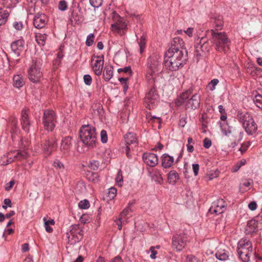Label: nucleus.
<instances>
[{
  "label": "nucleus",
  "instance_id": "f257e3e1",
  "mask_svg": "<svg viewBox=\"0 0 262 262\" xmlns=\"http://www.w3.org/2000/svg\"><path fill=\"white\" fill-rule=\"evenodd\" d=\"M184 42L179 37L173 38L171 46L165 54L164 65L171 71H176L183 67L188 60L187 51Z\"/></svg>",
  "mask_w": 262,
  "mask_h": 262
},
{
  "label": "nucleus",
  "instance_id": "f03ea898",
  "mask_svg": "<svg viewBox=\"0 0 262 262\" xmlns=\"http://www.w3.org/2000/svg\"><path fill=\"white\" fill-rule=\"evenodd\" d=\"M193 86L183 92L177 99L178 105H184L186 109L195 110L200 105L201 97L197 94H193Z\"/></svg>",
  "mask_w": 262,
  "mask_h": 262
},
{
  "label": "nucleus",
  "instance_id": "7ed1b4c3",
  "mask_svg": "<svg viewBox=\"0 0 262 262\" xmlns=\"http://www.w3.org/2000/svg\"><path fill=\"white\" fill-rule=\"evenodd\" d=\"M210 40L215 50L220 53H226L230 49L231 41L225 32L210 30Z\"/></svg>",
  "mask_w": 262,
  "mask_h": 262
},
{
  "label": "nucleus",
  "instance_id": "20e7f679",
  "mask_svg": "<svg viewBox=\"0 0 262 262\" xmlns=\"http://www.w3.org/2000/svg\"><path fill=\"white\" fill-rule=\"evenodd\" d=\"M80 138L87 147L93 148L98 143L96 128L91 125H83L79 130Z\"/></svg>",
  "mask_w": 262,
  "mask_h": 262
},
{
  "label": "nucleus",
  "instance_id": "39448f33",
  "mask_svg": "<svg viewBox=\"0 0 262 262\" xmlns=\"http://www.w3.org/2000/svg\"><path fill=\"white\" fill-rule=\"evenodd\" d=\"M239 121L242 124L246 132L250 135L256 133L257 125L252 116L247 112L239 113L237 115Z\"/></svg>",
  "mask_w": 262,
  "mask_h": 262
},
{
  "label": "nucleus",
  "instance_id": "423d86ee",
  "mask_svg": "<svg viewBox=\"0 0 262 262\" xmlns=\"http://www.w3.org/2000/svg\"><path fill=\"white\" fill-rule=\"evenodd\" d=\"M41 65L40 61L33 59L32 64L28 70V76L29 79L33 83L39 82L42 76Z\"/></svg>",
  "mask_w": 262,
  "mask_h": 262
},
{
  "label": "nucleus",
  "instance_id": "0eeeda50",
  "mask_svg": "<svg viewBox=\"0 0 262 262\" xmlns=\"http://www.w3.org/2000/svg\"><path fill=\"white\" fill-rule=\"evenodd\" d=\"M160 57L155 54H152L147 59L146 78L148 79H152L154 74L159 71V68L160 66Z\"/></svg>",
  "mask_w": 262,
  "mask_h": 262
},
{
  "label": "nucleus",
  "instance_id": "6e6552de",
  "mask_svg": "<svg viewBox=\"0 0 262 262\" xmlns=\"http://www.w3.org/2000/svg\"><path fill=\"white\" fill-rule=\"evenodd\" d=\"M56 123V116L55 112L52 110H45L42 117L44 128L48 132H52L55 127Z\"/></svg>",
  "mask_w": 262,
  "mask_h": 262
},
{
  "label": "nucleus",
  "instance_id": "1a4fd4ad",
  "mask_svg": "<svg viewBox=\"0 0 262 262\" xmlns=\"http://www.w3.org/2000/svg\"><path fill=\"white\" fill-rule=\"evenodd\" d=\"M187 242L188 237L185 233L174 234L172 238V248L180 252L185 247Z\"/></svg>",
  "mask_w": 262,
  "mask_h": 262
},
{
  "label": "nucleus",
  "instance_id": "9d476101",
  "mask_svg": "<svg viewBox=\"0 0 262 262\" xmlns=\"http://www.w3.org/2000/svg\"><path fill=\"white\" fill-rule=\"evenodd\" d=\"M159 95L156 89L154 87L151 88L149 92L146 93L144 98V101L146 107L149 110H151L154 106L158 103Z\"/></svg>",
  "mask_w": 262,
  "mask_h": 262
},
{
  "label": "nucleus",
  "instance_id": "9b49d317",
  "mask_svg": "<svg viewBox=\"0 0 262 262\" xmlns=\"http://www.w3.org/2000/svg\"><path fill=\"white\" fill-rule=\"evenodd\" d=\"M112 18L114 24L111 25V28L114 31L118 32L121 30H124L126 28L125 19L115 11L112 13Z\"/></svg>",
  "mask_w": 262,
  "mask_h": 262
},
{
  "label": "nucleus",
  "instance_id": "f8f14e48",
  "mask_svg": "<svg viewBox=\"0 0 262 262\" xmlns=\"http://www.w3.org/2000/svg\"><path fill=\"white\" fill-rule=\"evenodd\" d=\"M222 132L225 136L229 134H233L234 136L239 135L238 141H241L243 138V133L235 128L230 126L228 123H220Z\"/></svg>",
  "mask_w": 262,
  "mask_h": 262
},
{
  "label": "nucleus",
  "instance_id": "ddd939ff",
  "mask_svg": "<svg viewBox=\"0 0 262 262\" xmlns=\"http://www.w3.org/2000/svg\"><path fill=\"white\" fill-rule=\"evenodd\" d=\"M225 210L226 203L223 199H221L213 202L209 208V212L217 215L223 213Z\"/></svg>",
  "mask_w": 262,
  "mask_h": 262
},
{
  "label": "nucleus",
  "instance_id": "4468645a",
  "mask_svg": "<svg viewBox=\"0 0 262 262\" xmlns=\"http://www.w3.org/2000/svg\"><path fill=\"white\" fill-rule=\"evenodd\" d=\"M12 52L16 56H20L25 49V40L22 38L12 42L10 46Z\"/></svg>",
  "mask_w": 262,
  "mask_h": 262
},
{
  "label": "nucleus",
  "instance_id": "2eb2a0df",
  "mask_svg": "<svg viewBox=\"0 0 262 262\" xmlns=\"http://www.w3.org/2000/svg\"><path fill=\"white\" fill-rule=\"evenodd\" d=\"M48 21L47 16L43 13H38L33 19L34 26L38 29L44 28Z\"/></svg>",
  "mask_w": 262,
  "mask_h": 262
},
{
  "label": "nucleus",
  "instance_id": "dca6fc26",
  "mask_svg": "<svg viewBox=\"0 0 262 262\" xmlns=\"http://www.w3.org/2000/svg\"><path fill=\"white\" fill-rule=\"evenodd\" d=\"M142 159L143 162L148 166L155 167L159 162V159L157 155L151 152H145L143 154Z\"/></svg>",
  "mask_w": 262,
  "mask_h": 262
},
{
  "label": "nucleus",
  "instance_id": "f3484780",
  "mask_svg": "<svg viewBox=\"0 0 262 262\" xmlns=\"http://www.w3.org/2000/svg\"><path fill=\"white\" fill-rule=\"evenodd\" d=\"M94 57L95 58L96 56H93L92 57V60H94ZM96 58H97L98 59L95 61L94 64L93 65L92 69L96 75L100 76L102 74L104 64L103 55L101 56H97Z\"/></svg>",
  "mask_w": 262,
  "mask_h": 262
},
{
  "label": "nucleus",
  "instance_id": "a211bd4d",
  "mask_svg": "<svg viewBox=\"0 0 262 262\" xmlns=\"http://www.w3.org/2000/svg\"><path fill=\"white\" fill-rule=\"evenodd\" d=\"M20 122L23 129L28 133L30 130L31 123L28 117V110L25 108L21 111Z\"/></svg>",
  "mask_w": 262,
  "mask_h": 262
},
{
  "label": "nucleus",
  "instance_id": "6ab92c4d",
  "mask_svg": "<svg viewBox=\"0 0 262 262\" xmlns=\"http://www.w3.org/2000/svg\"><path fill=\"white\" fill-rule=\"evenodd\" d=\"M252 244L249 239L246 238L241 239L238 243L237 252L242 251H250L252 252Z\"/></svg>",
  "mask_w": 262,
  "mask_h": 262
},
{
  "label": "nucleus",
  "instance_id": "aec40b11",
  "mask_svg": "<svg viewBox=\"0 0 262 262\" xmlns=\"http://www.w3.org/2000/svg\"><path fill=\"white\" fill-rule=\"evenodd\" d=\"M71 140V137L66 136L62 139L61 141L60 150L64 155H68L69 154L70 149L72 147Z\"/></svg>",
  "mask_w": 262,
  "mask_h": 262
},
{
  "label": "nucleus",
  "instance_id": "412c9836",
  "mask_svg": "<svg viewBox=\"0 0 262 262\" xmlns=\"http://www.w3.org/2000/svg\"><path fill=\"white\" fill-rule=\"evenodd\" d=\"M258 223L255 220H251L248 222L245 228V233L246 235H252L258 231Z\"/></svg>",
  "mask_w": 262,
  "mask_h": 262
},
{
  "label": "nucleus",
  "instance_id": "4be33fe9",
  "mask_svg": "<svg viewBox=\"0 0 262 262\" xmlns=\"http://www.w3.org/2000/svg\"><path fill=\"white\" fill-rule=\"evenodd\" d=\"M28 157V154L26 150H18L16 154L13 156V158H12L11 154H9L7 164L11 163L14 160L21 161L27 159Z\"/></svg>",
  "mask_w": 262,
  "mask_h": 262
},
{
  "label": "nucleus",
  "instance_id": "5701e85b",
  "mask_svg": "<svg viewBox=\"0 0 262 262\" xmlns=\"http://www.w3.org/2000/svg\"><path fill=\"white\" fill-rule=\"evenodd\" d=\"M148 175L151 177V180L157 184L159 185L163 184V179L159 169L155 168L151 171H148Z\"/></svg>",
  "mask_w": 262,
  "mask_h": 262
},
{
  "label": "nucleus",
  "instance_id": "b1692460",
  "mask_svg": "<svg viewBox=\"0 0 262 262\" xmlns=\"http://www.w3.org/2000/svg\"><path fill=\"white\" fill-rule=\"evenodd\" d=\"M161 165L164 168L171 167L174 163V158L168 154H164L161 157Z\"/></svg>",
  "mask_w": 262,
  "mask_h": 262
},
{
  "label": "nucleus",
  "instance_id": "393cba45",
  "mask_svg": "<svg viewBox=\"0 0 262 262\" xmlns=\"http://www.w3.org/2000/svg\"><path fill=\"white\" fill-rule=\"evenodd\" d=\"M124 140L126 146H129L131 145H134L136 147L138 145L136 134L133 132H129L126 134L124 136Z\"/></svg>",
  "mask_w": 262,
  "mask_h": 262
},
{
  "label": "nucleus",
  "instance_id": "a878e982",
  "mask_svg": "<svg viewBox=\"0 0 262 262\" xmlns=\"http://www.w3.org/2000/svg\"><path fill=\"white\" fill-rule=\"evenodd\" d=\"M211 21L213 24L215 30H219L222 29L224 25L223 17L221 15H217L212 16L210 18Z\"/></svg>",
  "mask_w": 262,
  "mask_h": 262
},
{
  "label": "nucleus",
  "instance_id": "bb28decb",
  "mask_svg": "<svg viewBox=\"0 0 262 262\" xmlns=\"http://www.w3.org/2000/svg\"><path fill=\"white\" fill-rule=\"evenodd\" d=\"M196 42H199L202 49V52L206 53L209 51L210 46L207 38L202 37L196 39Z\"/></svg>",
  "mask_w": 262,
  "mask_h": 262
},
{
  "label": "nucleus",
  "instance_id": "cd10ccee",
  "mask_svg": "<svg viewBox=\"0 0 262 262\" xmlns=\"http://www.w3.org/2000/svg\"><path fill=\"white\" fill-rule=\"evenodd\" d=\"M70 232L73 236H76L77 239L79 240L82 237L83 230L80 228L79 225H74L71 226Z\"/></svg>",
  "mask_w": 262,
  "mask_h": 262
},
{
  "label": "nucleus",
  "instance_id": "c85d7f7f",
  "mask_svg": "<svg viewBox=\"0 0 262 262\" xmlns=\"http://www.w3.org/2000/svg\"><path fill=\"white\" fill-rule=\"evenodd\" d=\"M103 78L105 81H108L113 75V68L112 66H105L103 71Z\"/></svg>",
  "mask_w": 262,
  "mask_h": 262
},
{
  "label": "nucleus",
  "instance_id": "c756f323",
  "mask_svg": "<svg viewBox=\"0 0 262 262\" xmlns=\"http://www.w3.org/2000/svg\"><path fill=\"white\" fill-rule=\"evenodd\" d=\"M179 179L178 172L175 170H171L167 174L168 182L170 184L174 185Z\"/></svg>",
  "mask_w": 262,
  "mask_h": 262
},
{
  "label": "nucleus",
  "instance_id": "7c9ffc66",
  "mask_svg": "<svg viewBox=\"0 0 262 262\" xmlns=\"http://www.w3.org/2000/svg\"><path fill=\"white\" fill-rule=\"evenodd\" d=\"M85 177L86 179L94 183H97L99 181V174L97 172L91 171H87L85 172Z\"/></svg>",
  "mask_w": 262,
  "mask_h": 262
},
{
  "label": "nucleus",
  "instance_id": "2f4dec72",
  "mask_svg": "<svg viewBox=\"0 0 262 262\" xmlns=\"http://www.w3.org/2000/svg\"><path fill=\"white\" fill-rule=\"evenodd\" d=\"M13 81V86L18 89L22 87L25 84L24 81L20 75H14Z\"/></svg>",
  "mask_w": 262,
  "mask_h": 262
},
{
  "label": "nucleus",
  "instance_id": "473e14b6",
  "mask_svg": "<svg viewBox=\"0 0 262 262\" xmlns=\"http://www.w3.org/2000/svg\"><path fill=\"white\" fill-rule=\"evenodd\" d=\"M9 16V12L0 8V26L5 25L7 21L8 17Z\"/></svg>",
  "mask_w": 262,
  "mask_h": 262
},
{
  "label": "nucleus",
  "instance_id": "72a5a7b5",
  "mask_svg": "<svg viewBox=\"0 0 262 262\" xmlns=\"http://www.w3.org/2000/svg\"><path fill=\"white\" fill-rule=\"evenodd\" d=\"M252 252L248 251H238V254L239 255V258L243 261V262H249L250 259V256L252 254Z\"/></svg>",
  "mask_w": 262,
  "mask_h": 262
},
{
  "label": "nucleus",
  "instance_id": "f704fd0d",
  "mask_svg": "<svg viewBox=\"0 0 262 262\" xmlns=\"http://www.w3.org/2000/svg\"><path fill=\"white\" fill-rule=\"evenodd\" d=\"M215 255L216 258L220 260H226L229 258L228 252L225 250H218Z\"/></svg>",
  "mask_w": 262,
  "mask_h": 262
},
{
  "label": "nucleus",
  "instance_id": "c9c22d12",
  "mask_svg": "<svg viewBox=\"0 0 262 262\" xmlns=\"http://www.w3.org/2000/svg\"><path fill=\"white\" fill-rule=\"evenodd\" d=\"M133 203H129L127 207H126L120 214L119 215V222L121 223L123 220H125L126 217H128V215H130L129 214V212H131L130 205H132Z\"/></svg>",
  "mask_w": 262,
  "mask_h": 262
},
{
  "label": "nucleus",
  "instance_id": "e433bc0d",
  "mask_svg": "<svg viewBox=\"0 0 262 262\" xmlns=\"http://www.w3.org/2000/svg\"><path fill=\"white\" fill-rule=\"evenodd\" d=\"M11 133L13 137L14 135L17 134L19 132V129L17 127V121L15 118H13L11 120Z\"/></svg>",
  "mask_w": 262,
  "mask_h": 262
},
{
  "label": "nucleus",
  "instance_id": "4c0bfd02",
  "mask_svg": "<svg viewBox=\"0 0 262 262\" xmlns=\"http://www.w3.org/2000/svg\"><path fill=\"white\" fill-rule=\"evenodd\" d=\"M35 38L38 44L40 46H43L46 42L47 35L46 34H41L40 33H37L35 35Z\"/></svg>",
  "mask_w": 262,
  "mask_h": 262
},
{
  "label": "nucleus",
  "instance_id": "58836bf2",
  "mask_svg": "<svg viewBox=\"0 0 262 262\" xmlns=\"http://www.w3.org/2000/svg\"><path fill=\"white\" fill-rule=\"evenodd\" d=\"M0 3L7 8L14 7L18 3L16 0H0Z\"/></svg>",
  "mask_w": 262,
  "mask_h": 262
},
{
  "label": "nucleus",
  "instance_id": "ea45409f",
  "mask_svg": "<svg viewBox=\"0 0 262 262\" xmlns=\"http://www.w3.org/2000/svg\"><path fill=\"white\" fill-rule=\"evenodd\" d=\"M254 102L256 105L262 110V96L260 94H257L253 99Z\"/></svg>",
  "mask_w": 262,
  "mask_h": 262
},
{
  "label": "nucleus",
  "instance_id": "a19ab883",
  "mask_svg": "<svg viewBox=\"0 0 262 262\" xmlns=\"http://www.w3.org/2000/svg\"><path fill=\"white\" fill-rule=\"evenodd\" d=\"M117 189L114 187H111L108 189L107 197L109 200L114 199L116 196Z\"/></svg>",
  "mask_w": 262,
  "mask_h": 262
},
{
  "label": "nucleus",
  "instance_id": "79ce46f5",
  "mask_svg": "<svg viewBox=\"0 0 262 262\" xmlns=\"http://www.w3.org/2000/svg\"><path fill=\"white\" fill-rule=\"evenodd\" d=\"M139 45L140 46V52L142 53L145 48L146 45V38L144 35H142L138 41Z\"/></svg>",
  "mask_w": 262,
  "mask_h": 262
},
{
  "label": "nucleus",
  "instance_id": "37998d69",
  "mask_svg": "<svg viewBox=\"0 0 262 262\" xmlns=\"http://www.w3.org/2000/svg\"><path fill=\"white\" fill-rule=\"evenodd\" d=\"M42 148L43 150L46 152L47 154L50 155L52 152V149H50V140H46L45 142L42 145Z\"/></svg>",
  "mask_w": 262,
  "mask_h": 262
},
{
  "label": "nucleus",
  "instance_id": "c03bdc74",
  "mask_svg": "<svg viewBox=\"0 0 262 262\" xmlns=\"http://www.w3.org/2000/svg\"><path fill=\"white\" fill-rule=\"evenodd\" d=\"M95 35L94 33H91L87 36L85 45L88 47H90L93 45L94 42Z\"/></svg>",
  "mask_w": 262,
  "mask_h": 262
},
{
  "label": "nucleus",
  "instance_id": "a18cd8bd",
  "mask_svg": "<svg viewBox=\"0 0 262 262\" xmlns=\"http://www.w3.org/2000/svg\"><path fill=\"white\" fill-rule=\"evenodd\" d=\"M219 81L217 79H213L208 83V88L211 91L215 89V86L219 83Z\"/></svg>",
  "mask_w": 262,
  "mask_h": 262
},
{
  "label": "nucleus",
  "instance_id": "49530a36",
  "mask_svg": "<svg viewBox=\"0 0 262 262\" xmlns=\"http://www.w3.org/2000/svg\"><path fill=\"white\" fill-rule=\"evenodd\" d=\"M90 203L88 200H84L79 202L78 206L80 208L86 209L90 207Z\"/></svg>",
  "mask_w": 262,
  "mask_h": 262
},
{
  "label": "nucleus",
  "instance_id": "de8ad7c7",
  "mask_svg": "<svg viewBox=\"0 0 262 262\" xmlns=\"http://www.w3.org/2000/svg\"><path fill=\"white\" fill-rule=\"evenodd\" d=\"M195 53L196 56H202V49L201 48V45L199 42H196V40L195 41Z\"/></svg>",
  "mask_w": 262,
  "mask_h": 262
},
{
  "label": "nucleus",
  "instance_id": "09e8293b",
  "mask_svg": "<svg viewBox=\"0 0 262 262\" xmlns=\"http://www.w3.org/2000/svg\"><path fill=\"white\" fill-rule=\"evenodd\" d=\"M119 73L121 72H124L126 74H128L129 75H131L133 72L130 66L125 67L123 68H119L117 70Z\"/></svg>",
  "mask_w": 262,
  "mask_h": 262
},
{
  "label": "nucleus",
  "instance_id": "8fccbe9b",
  "mask_svg": "<svg viewBox=\"0 0 262 262\" xmlns=\"http://www.w3.org/2000/svg\"><path fill=\"white\" fill-rule=\"evenodd\" d=\"M53 165L55 168H56L57 169H64V166L63 164L58 159H56L54 161Z\"/></svg>",
  "mask_w": 262,
  "mask_h": 262
},
{
  "label": "nucleus",
  "instance_id": "3c124183",
  "mask_svg": "<svg viewBox=\"0 0 262 262\" xmlns=\"http://www.w3.org/2000/svg\"><path fill=\"white\" fill-rule=\"evenodd\" d=\"M91 5L94 8H98L102 3V0H90Z\"/></svg>",
  "mask_w": 262,
  "mask_h": 262
},
{
  "label": "nucleus",
  "instance_id": "603ef678",
  "mask_svg": "<svg viewBox=\"0 0 262 262\" xmlns=\"http://www.w3.org/2000/svg\"><path fill=\"white\" fill-rule=\"evenodd\" d=\"M67 3L64 0L60 1L58 5V9L61 11H65L67 9Z\"/></svg>",
  "mask_w": 262,
  "mask_h": 262
},
{
  "label": "nucleus",
  "instance_id": "864d4df0",
  "mask_svg": "<svg viewBox=\"0 0 262 262\" xmlns=\"http://www.w3.org/2000/svg\"><path fill=\"white\" fill-rule=\"evenodd\" d=\"M101 141L102 143H105L107 141V136L105 130H102L100 133Z\"/></svg>",
  "mask_w": 262,
  "mask_h": 262
},
{
  "label": "nucleus",
  "instance_id": "5fc2aeb1",
  "mask_svg": "<svg viewBox=\"0 0 262 262\" xmlns=\"http://www.w3.org/2000/svg\"><path fill=\"white\" fill-rule=\"evenodd\" d=\"M99 166V162L98 161L93 160L90 163V167L93 170H97Z\"/></svg>",
  "mask_w": 262,
  "mask_h": 262
},
{
  "label": "nucleus",
  "instance_id": "6e6d98bb",
  "mask_svg": "<svg viewBox=\"0 0 262 262\" xmlns=\"http://www.w3.org/2000/svg\"><path fill=\"white\" fill-rule=\"evenodd\" d=\"M83 80H84V83L86 85H90L91 84L92 81V79L91 76L90 75H89V74L85 75L83 76Z\"/></svg>",
  "mask_w": 262,
  "mask_h": 262
},
{
  "label": "nucleus",
  "instance_id": "4d7b16f0",
  "mask_svg": "<svg viewBox=\"0 0 262 262\" xmlns=\"http://www.w3.org/2000/svg\"><path fill=\"white\" fill-rule=\"evenodd\" d=\"M13 26L16 30H21L23 28V24L21 21H14Z\"/></svg>",
  "mask_w": 262,
  "mask_h": 262
},
{
  "label": "nucleus",
  "instance_id": "13d9d810",
  "mask_svg": "<svg viewBox=\"0 0 262 262\" xmlns=\"http://www.w3.org/2000/svg\"><path fill=\"white\" fill-rule=\"evenodd\" d=\"M211 141L210 139L206 138L203 140V146L205 148H209L211 146Z\"/></svg>",
  "mask_w": 262,
  "mask_h": 262
},
{
  "label": "nucleus",
  "instance_id": "bf43d9fd",
  "mask_svg": "<svg viewBox=\"0 0 262 262\" xmlns=\"http://www.w3.org/2000/svg\"><path fill=\"white\" fill-rule=\"evenodd\" d=\"M186 262H201V261L194 256L189 255L187 257Z\"/></svg>",
  "mask_w": 262,
  "mask_h": 262
},
{
  "label": "nucleus",
  "instance_id": "052dcab7",
  "mask_svg": "<svg viewBox=\"0 0 262 262\" xmlns=\"http://www.w3.org/2000/svg\"><path fill=\"white\" fill-rule=\"evenodd\" d=\"M200 169V166L198 164H192V169L194 172V176H197L199 173Z\"/></svg>",
  "mask_w": 262,
  "mask_h": 262
},
{
  "label": "nucleus",
  "instance_id": "680f3d73",
  "mask_svg": "<svg viewBox=\"0 0 262 262\" xmlns=\"http://www.w3.org/2000/svg\"><path fill=\"white\" fill-rule=\"evenodd\" d=\"M116 181L118 183L123 182L122 173L121 170H119L117 173Z\"/></svg>",
  "mask_w": 262,
  "mask_h": 262
},
{
  "label": "nucleus",
  "instance_id": "e2e57ef3",
  "mask_svg": "<svg viewBox=\"0 0 262 262\" xmlns=\"http://www.w3.org/2000/svg\"><path fill=\"white\" fill-rule=\"evenodd\" d=\"M61 62V59L56 58L54 61H53V66L55 68H58L60 66Z\"/></svg>",
  "mask_w": 262,
  "mask_h": 262
},
{
  "label": "nucleus",
  "instance_id": "0e129e2a",
  "mask_svg": "<svg viewBox=\"0 0 262 262\" xmlns=\"http://www.w3.org/2000/svg\"><path fill=\"white\" fill-rule=\"evenodd\" d=\"M50 149H52V151L53 150L57 147V143L56 141L54 139H52L50 140Z\"/></svg>",
  "mask_w": 262,
  "mask_h": 262
},
{
  "label": "nucleus",
  "instance_id": "69168bd1",
  "mask_svg": "<svg viewBox=\"0 0 262 262\" xmlns=\"http://www.w3.org/2000/svg\"><path fill=\"white\" fill-rule=\"evenodd\" d=\"M248 207L251 210L254 211L256 209L257 204L255 202H251L249 204Z\"/></svg>",
  "mask_w": 262,
  "mask_h": 262
},
{
  "label": "nucleus",
  "instance_id": "338daca9",
  "mask_svg": "<svg viewBox=\"0 0 262 262\" xmlns=\"http://www.w3.org/2000/svg\"><path fill=\"white\" fill-rule=\"evenodd\" d=\"M14 184V181H11L9 183H7L6 184V186L5 187V190L7 191L10 190L12 188Z\"/></svg>",
  "mask_w": 262,
  "mask_h": 262
},
{
  "label": "nucleus",
  "instance_id": "774afa93",
  "mask_svg": "<svg viewBox=\"0 0 262 262\" xmlns=\"http://www.w3.org/2000/svg\"><path fill=\"white\" fill-rule=\"evenodd\" d=\"M186 117H182L179 121V125L182 127H184L186 124Z\"/></svg>",
  "mask_w": 262,
  "mask_h": 262
}]
</instances>
